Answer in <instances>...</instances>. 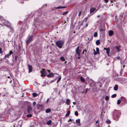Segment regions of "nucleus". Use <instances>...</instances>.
Masks as SVG:
<instances>
[{
  "mask_svg": "<svg viewBox=\"0 0 127 127\" xmlns=\"http://www.w3.org/2000/svg\"><path fill=\"white\" fill-rule=\"evenodd\" d=\"M0 24L3 26L5 25L9 29V31H10L8 33V35H10L13 31V29L12 25L10 24L9 21L3 18L2 17L0 16Z\"/></svg>",
  "mask_w": 127,
  "mask_h": 127,
  "instance_id": "obj_1",
  "label": "nucleus"
},
{
  "mask_svg": "<svg viewBox=\"0 0 127 127\" xmlns=\"http://www.w3.org/2000/svg\"><path fill=\"white\" fill-rule=\"evenodd\" d=\"M120 113L119 111L115 110L113 114V119L116 121L118 120Z\"/></svg>",
  "mask_w": 127,
  "mask_h": 127,
  "instance_id": "obj_2",
  "label": "nucleus"
},
{
  "mask_svg": "<svg viewBox=\"0 0 127 127\" xmlns=\"http://www.w3.org/2000/svg\"><path fill=\"white\" fill-rule=\"evenodd\" d=\"M64 43V40H59L56 41V44L57 46L60 48L62 47Z\"/></svg>",
  "mask_w": 127,
  "mask_h": 127,
  "instance_id": "obj_3",
  "label": "nucleus"
},
{
  "mask_svg": "<svg viewBox=\"0 0 127 127\" xmlns=\"http://www.w3.org/2000/svg\"><path fill=\"white\" fill-rule=\"evenodd\" d=\"M40 72L41 74V77H44L47 75V73L46 72L45 70L44 69H42V70L40 71Z\"/></svg>",
  "mask_w": 127,
  "mask_h": 127,
  "instance_id": "obj_4",
  "label": "nucleus"
},
{
  "mask_svg": "<svg viewBox=\"0 0 127 127\" xmlns=\"http://www.w3.org/2000/svg\"><path fill=\"white\" fill-rule=\"evenodd\" d=\"M32 35H31L28 37V40L26 41V43L28 44L32 40Z\"/></svg>",
  "mask_w": 127,
  "mask_h": 127,
  "instance_id": "obj_5",
  "label": "nucleus"
},
{
  "mask_svg": "<svg viewBox=\"0 0 127 127\" xmlns=\"http://www.w3.org/2000/svg\"><path fill=\"white\" fill-rule=\"evenodd\" d=\"M104 50H106V53L108 56H109V52L110 51V48H104Z\"/></svg>",
  "mask_w": 127,
  "mask_h": 127,
  "instance_id": "obj_6",
  "label": "nucleus"
},
{
  "mask_svg": "<svg viewBox=\"0 0 127 127\" xmlns=\"http://www.w3.org/2000/svg\"><path fill=\"white\" fill-rule=\"evenodd\" d=\"M28 67L29 69V72L30 73L31 72L32 70V67L31 65L29 64H28Z\"/></svg>",
  "mask_w": 127,
  "mask_h": 127,
  "instance_id": "obj_7",
  "label": "nucleus"
},
{
  "mask_svg": "<svg viewBox=\"0 0 127 127\" xmlns=\"http://www.w3.org/2000/svg\"><path fill=\"white\" fill-rule=\"evenodd\" d=\"M98 10L96 9V8H91L90 9V13H92L93 12L95 13Z\"/></svg>",
  "mask_w": 127,
  "mask_h": 127,
  "instance_id": "obj_8",
  "label": "nucleus"
},
{
  "mask_svg": "<svg viewBox=\"0 0 127 127\" xmlns=\"http://www.w3.org/2000/svg\"><path fill=\"white\" fill-rule=\"evenodd\" d=\"M54 75V74L53 73H51L47 75V77H52Z\"/></svg>",
  "mask_w": 127,
  "mask_h": 127,
  "instance_id": "obj_9",
  "label": "nucleus"
},
{
  "mask_svg": "<svg viewBox=\"0 0 127 127\" xmlns=\"http://www.w3.org/2000/svg\"><path fill=\"white\" fill-rule=\"evenodd\" d=\"M76 123L77 124V126H80L81 124L80 123V119H78L76 121Z\"/></svg>",
  "mask_w": 127,
  "mask_h": 127,
  "instance_id": "obj_10",
  "label": "nucleus"
},
{
  "mask_svg": "<svg viewBox=\"0 0 127 127\" xmlns=\"http://www.w3.org/2000/svg\"><path fill=\"white\" fill-rule=\"evenodd\" d=\"M113 32L112 31L110 30L108 32V34L109 36H111L113 35Z\"/></svg>",
  "mask_w": 127,
  "mask_h": 127,
  "instance_id": "obj_11",
  "label": "nucleus"
},
{
  "mask_svg": "<svg viewBox=\"0 0 127 127\" xmlns=\"http://www.w3.org/2000/svg\"><path fill=\"white\" fill-rule=\"evenodd\" d=\"M118 86L117 85H116L114 87V90L115 91H117L118 89Z\"/></svg>",
  "mask_w": 127,
  "mask_h": 127,
  "instance_id": "obj_12",
  "label": "nucleus"
},
{
  "mask_svg": "<svg viewBox=\"0 0 127 127\" xmlns=\"http://www.w3.org/2000/svg\"><path fill=\"white\" fill-rule=\"evenodd\" d=\"M51 111V110L50 108H48L46 109L45 110V112L47 113H49Z\"/></svg>",
  "mask_w": 127,
  "mask_h": 127,
  "instance_id": "obj_13",
  "label": "nucleus"
},
{
  "mask_svg": "<svg viewBox=\"0 0 127 127\" xmlns=\"http://www.w3.org/2000/svg\"><path fill=\"white\" fill-rule=\"evenodd\" d=\"M80 80L81 81L83 82H84L85 81V80L82 77H80Z\"/></svg>",
  "mask_w": 127,
  "mask_h": 127,
  "instance_id": "obj_14",
  "label": "nucleus"
},
{
  "mask_svg": "<svg viewBox=\"0 0 127 127\" xmlns=\"http://www.w3.org/2000/svg\"><path fill=\"white\" fill-rule=\"evenodd\" d=\"M96 44L97 45H99L100 44V42L99 40H97L96 41Z\"/></svg>",
  "mask_w": 127,
  "mask_h": 127,
  "instance_id": "obj_15",
  "label": "nucleus"
},
{
  "mask_svg": "<svg viewBox=\"0 0 127 127\" xmlns=\"http://www.w3.org/2000/svg\"><path fill=\"white\" fill-rule=\"evenodd\" d=\"M70 113V111H68L65 115V116L66 117H67L69 116Z\"/></svg>",
  "mask_w": 127,
  "mask_h": 127,
  "instance_id": "obj_16",
  "label": "nucleus"
},
{
  "mask_svg": "<svg viewBox=\"0 0 127 127\" xmlns=\"http://www.w3.org/2000/svg\"><path fill=\"white\" fill-rule=\"evenodd\" d=\"M51 123L52 121L50 120L47 122V124L48 125H49Z\"/></svg>",
  "mask_w": 127,
  "mask_h": 127,
  "instance_id": "obj_17",
  "label": "nucleus"
},
{
  "mask_svg": "<svg viewBox=\"0 0 127 127\" xmlns=\"http://www.w3.org/2000/svg\"><path fill=\"white\" fill-rule=\"evenodd\" d=\"M70 100L69 99H67L66 101V103L67 104H69L70 103Z\"/></svg>",
  "mask_w": 127,
  "mask_h": 127,
  "instance_id": "obj_18",
  "label": "nucleus"
},
{
  "mask_svg": "<svg viewBox=\"0 0 127 127\" xmlns=\"http://www.w3.org/2000/svg\"><path fill=\"white\" fill-rule=\"evenodd\" d=\"M32 94L33 96L35 97L36 96L38 95V94L35 93H33Z\"/></svg>",
  "mask_w": 127,
  "mask_h": 127,
  "instance_id": "obj_19",
  "label": "nucleus"
},
{
  "mask_svg": "<svg viewBox=\"0 0 127 127\" xmlns=\"http://www.w3.org/2000/svg\"><path fill=\"white\" fill-rule=\"evenodd\" d=\"M120 47V46H119L118 47L116 46V48L118 52H119L120 51V50L119 48Z\"/></svg>",
  "mask_w": 127,
  "mask_h": 127,
  "instance_id": "obj_20",
  "label": "nucleus"
},
{
  "mask_svg": "<svg viewBox=\"0 0 127 127\" xmlns=\"http://www.w3.org/2000/svg\"><path fill=\"white\" fill-rule=\"evenodd\" d=\"M60 59L61 60L63 61H65L64 57H62L60 58Z\"/></svg>",
  "mask_w": 127,
  "mask_h": 127,
  "instance_id": "obj_21",
  "label": "nucleus"
},
{
  "mask_svg": "<svg viewBox=\"0 0 127 127\" xmlns=\"http://www.w3.org/2000/svg\"><path fill=\"white\" fill-rule=\"evenodd\" d=\"M28 26L27 25H26V26H25L24 28V29L25 30H26L28 29Z\"/></svg>",
  "mask_w": 127,
  "mask_h": 127,
  "instance_id": "obj_22",
  "label": "nucleus"
},
{
  "mask_svg": "<svg viewBox=\"0 0 127 127\" xmlns=\"http://www.w3.org/2000/svg\"><path fill=\"white\" fill-rule=\"evenodd\" d=\"M121 102V100L120 99H118L117 101V104L118 105L120 104Z\"/></svg>",
  "mask_w": 127,
  "mask_h": 127,
  "instance_id": "obj_23",
  "label": "nucleus"
},
{
  "mask_svg": "<svg viewBox=\"0 0 127 127\" xmlns=\"http://www.w3.org/2000/svg\"><path fill=\"white\" fill-rule=\"evenodd\" d=\"M116 96V94H114L113 95L111 96V97L112 98H114Z\"/></svg>",
  "mask_w": 127,
  "mask_h": 127,
  "instance_id": "obj_24",
  "label": "nucleus"
},
{
  "mask_svg": "<svg viewBox=\"0 0 127 127\" xmlns=\"http://www.w3.org/2000/svg\"><path fill=\"white\" fill-rule=\"evenodd\" d=\"M66 7H64V6H59L57 7H55V8H66Z\"/></svg>",
  "mask_w": 127,
  "mask_h": 127,
  "instance_id": "obj_25",
  "label": "nucleus"
},
{
  "mask_svg": "<svg viewBox=\"0 0 127 127\" xmlns=\"http://www.w3.org/2000/svg\"><path fill=\"white\" fill-rule=\"evenodd\" d=\"M10 55L9 54H7L5 56V58H8L9 56Z\"/></svg>",
  "mask_w": 127,
  "mask_h": 127,
  "instance_id": "obj_26",
  "label": "nucleus"
},
{
  "mask_svg": "<svg viewBox=\"0 0 127 127\" xmlns=\"http://www.w3.org/2000/svg\"><path fill=\"white\" fill-rule=\"evenodd\" d=\"M74 114L76 116H77L78 115V113L77 111H76L75 112Z\"/></svg>",
  "mask_w": 127,
  "mask_h": 127,
  "instance_id": "obj_27",
  "label": "nucleus"
},
{
  "mask_svg": "<svg viewBox=\"0 0 127 127\" xmlns=\"http://www.w3.org/2000/svg\"><path fill=\"white\" fill-rule=\"evenodd\" d=\"M106 123L107 124H108L110 123L111 122L109 120H107L106 121Z\"/></svg>",
  "mask_w": 127,
  "mask_h": 127,
  "instance_id": "obj_28",
  "label": "nucleus"
},
{
  "mask_svg": "<svg viewBox=\"0 0 127 127\" xmlns=\"http://www.w3.org/2000/svg\"><path fill=\"white\" fill-rule=\"evenodd\" d=\"M97 36V33L96 32H95L94 33V36L95 37H96Z\"/></svg>",
  "mask_w": 127,
  "mask_h": 127,
  "instance_id": "obj_29",
  "label": "nucleus"
},
{
  "mask_svg": "<svg viewBox=\"0 0 127 127\" xmlns=\"http://www.w3.org/2000/svg\"><path fill=\"white\" fill-rule=\"evenodd\" d=\"M80 51H76V54L79 55L78 56H79L80 55Z\"/></svg>",
  "mask_w": 127,
  "mask_h": 127,
  "instance_id": "obj_30",
  "label": "nucleus"
},
{
  "mask_svg": "<svg viewBox=\"0 0 127 127\" xmlns=\"http://www.w3.org/2000/svg\"><path fill=\"white\" fill-rule=\"evenodd\" d=\"M13 54L12 51V50H10L9 52V54L11 55Z\"/></svg>",
  "mask_w": 127,
  "mask_h": 127,
  "instance_id": "obj_31",
  "label": "nucleus"
},
{
  "mask_svg": "<svg viewBox=\"0 0 127 127\" xmlns=\"http://www.w3.org/2000/svg\"><path fill=\"white\" fill-rule=\"evenodd\" d=\"M47 5L46 4H44L42 6V7L41 8H43L44 7H47Z\"/></svg>",
  "mask_w": 127,
  "mask_h": 127,
  "instance_id": "obj_32",
  "label": "nucleus"
},
{
  "mask_svg": "<svg viewBox=\"0 0 127 127\" xmlns=\"http://www.w3.org/2000/svg\"><path fill=\"white\" fill-rule=\"evenodd\" d=\"M96 52H97V53H99V48L97 47L96 48Z\"/></svg>",
  "mask_w": 127,
  "mask_h": 127,
  "instance_id": "obj_33",
  "label": "nucleus"
},
{
  "mask_svg": "<svg viewBox=\"0 0 127 127\" xmlns=\"http://www.w3.org/2000/svg\"><path fill=\"white\" fill-rule=\"evenodd\" d=\"M105 99L107 100H108L109 99V97L108 96H106L105 98Z\"/></svg>",
  "mask_w": 127,
  "mask_h": 127,
  "instance_id": "obj_34",
  "label": "nucleus"
},
{
  "mask_svg": "<svg viewBox=\"0 0 127 127\" xmlns=\"http://www.w3.org/2000/svg\"><path fill=\"white\" fill-rule=\"evenodd\" d=\"M28 110H29L31 111L32 110V108L31 106H29L28 108Z\"/></svg>",
  "mask_w": 127,
  "mask_h": 127,
  "instance_id": "obj_35",
  "label": "nucleus"
},
{
  "mask_svg": "<svg viewBox=\"0 0 127 127\" xmlns=\"http://www.w3.org/2000/svg\"><path fill=\"white\" fill-rule=\"evenodd\" d=\"M36 103L35 102H33V106H34L36 105Z\"/></svg>",
  "mask_w": 127,
  "mask_h": 127,
  "instance_id": "obj_36",
  "label": "nucleus"
},
{
  "mask_svg": "<svg viewBox=\"0 0 127 127\" xmlns=\"http://www.w3.org/2000/svg\"><path fill=\"white\" fill-rule=\"evenodd\" d=\"M80 51L79 50V46H78V47L77 49L76 50V51Z\"/></svg>",
  "mask_w": 127,
  "mask_h": 127,
  "instance_id": "obj_37",
  "label": "nucleus"
},
{
  "mask_svg": "<svg viewBox=\"0 0 127 127\" xmlns=\"http://www.w3.org/2000/svg\"><path fill=\"white\" fill-rule=\"evenodd\" d=\"M61 77L60 76L58 79V80L57 81V83H58V82H59L61 79Z\"/></svg>",
  "mask_w": 127,
  "mask_h": 127,
  "instance_id": "obj_38",
  "label": "nucleus"
},
{
  "mask_svg": "<svg viewBox=\"0 0 127 127\" xmlns=\"http://www.w3.org/2000/svg\"><path fill=\"white\" fill-rule=\"evenodd\" d=\"M32 115L31 114H29L27 115V116L28 117H31L32 116Z\"/></svg>",
  "mask_w": 127,
  "mask_h": 127,
  "instance_id": "obj_39",
  "label": "nucleus"
},
{
  "mask_svg": "<svg viewBox=\"0 0 127 127\" xmlns=\"http://www.w3.org/2000/svg\"><path fill=\"white\" fill-rule=\"evenodd\" d=\"M68 12V11H66L65 12H64V13H63V15H65V14H67Z\"/></svg>",
  "mask_w": 127,
  "mask_h": 127,
  "instance_id": "obj_40",
  "label": "nucleus"
},
{
  "mask_svg": "<svg viewBox=\"0 0 127 127\" xmlns=\"http://www.w3.org/2000/svg\"><path fill=\"white\" fill-rule=\"evenodd\" d=\"M3 53V51H2V50L1 49L0 47V53L2 54Z\"/></svg>",
  "mask_w": 127,
  "mask_h": 127,
  "instance_id": "obj_41",
  "label": "nucleus"
},
{
  "mask_svg": "<svg viewBox=\"0 0 127 127\" xmlns=\"http://www.w3.org/2000/svg\"><path fill=\"white\" fill-rule=\"evenodd\" d=\"M98 53H97V52H95V51L94 50V54L95 55H96V54H97Z\"/></svg>",
  "mask_w": 127,
  "mask_h": 127,
  "instance_id": "obj_42",
  "label": "nucleus"
},
{
  "mask_svg": "<svg viewBox=\"0 0 127 127\" xmlns=\"http://www.w3.org/2000/svg\"><path fill=\"white\" fill-rule=\"evenodd\" d=\"M86 91L85 92H84L85 93V94H86L87 93L88 91V89H86Z\"/></svg>",
  "mask_w": 127,
  "mask_h": 127,
  "instance_id": "obj_43",
  "label": "nucleus"
},
{
  "mask_svg": "<svg viewBox=\"0 0 127 127\" xmlns=\"http://www.w3.org/2000/svg\"><path fill=\"white\" fill-rule=\"evenodd\" d=\"M99 31L100 32H101L103 31L104 30L103 29H100Z\"/></svg>",
  "mask_w": 127,
  "mask_h": 127,
  "instance_id": "obj_44",
  "label": "nucleus"
},
{
  "mask_svg": "<svg viewBox=\"0 0 127 127\" xmlns=\"http://www.w3.org/2000/svg\"><path fill=\"white\" fill-rule=\"evenodd\" d=\"M80 25H78L77 26V28L78 27V30L80 28Z\"/></svg>",
  "mask_w": 127,
  "mask_h": 127,
  "instance_id": "obj_45",
  "label": "nucleus"
},
{
  "mask_svg": "<svg viewBox=\"0 0 127 127\" xmlns=\"http://www.w3.org/2000/svg\"><path fill=\"white\" fill-rule=\"evenodd\" d=\"M81 11H80L79 12V13L78 14L79 16H80L81 15Z\"/></svg>",
  "mask_w": 127,
  "mask_h": 127,
  "instance_id": "obj_46",
  "label": "nucleus"
},
{
  "mask_svg": "<svg viewBox=\"0 0 127 127\" xmlns=\"http://www.w3.org/2000/svg\"><path fill=\"white\" fill-rule=\"evenodd\" d=\"M104 2L106 3H107L108 2V0H104Z\"/></svg>",
  "mask_w": 127,
  "mask_h": 127,
  "instance_id": "obj_47",
  "label": "nucleus"
},
{
  "mask_svg": "<svg viewBox=\"0 0 127 127\" xmlns=\"http://www.w3.org/2000/svg\"><path fill=\"white\" fill-rule=\"evenodd\" d=\"M72 121V120L71 119H69L68 121V122H71Z\"/></svg>",
  "mask_w": 127,
  "mask_h": 127,
  "instance_id": "obj_48",
  "label": "nucleus"
},
{
  "mask_svg": "<svg viewBox=\"0 0 127 127\" xmlns=\"http://www.w3.org/2000/svg\"><path fill=\"white\" fill-rule=\"evenodd\" d=\"M73 103L74 104V105H75L76 104V102H73Z\"/></svg>",
  "mask_w": 127,
  "mask_h": 127,
  "instance_id": "obj_49",
  "label": "nucleus"
},
{
  "mask_svg": "<svg viewBox=\"0 0 127 127\" xmlns=\"http://www.w3.org/2000/svg\"><path fill=\"white\" fill-rule=\"evenodd\" d=\"M24 0H20V1L21 2H22V3H23V2L22 1H23Z\"/></svg>",
  "mask_w": 127,
  "mask_h": 127,
  "instance_id": "obj_50",
  "label": "nucleus"
},
{
  "mask_svg": "<svg viewBox=\"0 0 127 127\" xmlns=\"http://www.w3.org/2000/svg\"><path fill=\"white\" fill-rule=\"evenodd\" d=\"M47 71L49 73H50L51 71L50 70H48Z\"/></svg>",
  "mask_w": 127,
  "mask_h": 127,
  "instance_id": "obj_51",
  "label": "nucleus"
},
{
  "mask_svg": "<svg viewBox=\"0 0 127 127\" xmlns=\"http://www.w3.org/2000/svg\"><path fill=\"white\" fill-rule=\"evenodd\" d=\"M49 100V98H48V99H47V101H46V102H48V101Z\"/></svg>",
  "mask_w": 127,
  "mask_h": 127,
  "instance_id": "obj_52",
  "label": "nucleus"
},
{
  "mask_svg": "<svg viewBox=\"0 0 127 127\" xmlns=\"http://www.w3.org/2000/svg\"><path fill=\"white\" fill-rule=\"evenodd\" d=\"M88 24H87L86 25V27H87L88 26Z\"/></svg>",
  "mask_w": 127,
  "mask_h": 127,
  "instance_id": "obj_53",
  "label": "nucleus"
},
{
  "mask_svg": "<svg viewBox=\"0 0 127 127\" xmlns=\"http://www.w3.org/2000/svg\"><path fill=\"white\" fill-rule=\"evenodd\" d=\"M100 17V16L99 15H98L97 16V17L98 18H99Z\"/></svg>",
  "mask_w": 127,
  "mask_h": 127,
  "instance_id": "obj_54",
  "label": "nucleus"
},
{
  "mask_svg": "<svg viewBox=\"0 0 127 127\" xmlns=\"http://www.w3.org/2000/svg\"><path fill=\"white\" fill-rule=\"evenodd\" d=\"M125 5L126 7H127V3H126L125 4Z\"/></svg>",
  "mask_w": 127,
  "mask_h": 127,
  "instance_id": "obj_55",
  "label": "nucleus"
},
{
  "mask_svg": "<svg viewBox=\"0 0 127 127\" xmlns=\"http://www.w3.org/2000/svg\"><path fill=\"white\" fill-rule=\"evenodd\" d=\"M98 121H97L96 122V123L97 124L98 123Z\"/></svg>",
  "mask_w": 127,
  "mask_h": 127,
  "instance_id": "obj_56",
  "label": "nucleus"
},
{
  "mask_svg": "<svg viewBox=\"0 0 127 127\" xmlns=\"http://www.w3.org/2000/svg\"><path fill=\"white\" fill-rule=\"evenodd\" d=\"M88 18V17H87L85 19H86V20H87Z\"/></svg>",
  "mask_w": 127,
  "mask_h": 127,
  "instance_id": "obj_57",
  "label": "nucleus"
},
{
  "mask_svg": "<svg viewBox=\"0 0 127 127\" xmlns=\"http://www.w3.org/2000/svg\"><path fill=\"white\" fill-rule=\"evenodd\" d=\"M111 2H112V1H111Z\"/></svg>",
  "mask_w": 127,
  "mask_h": 127,
  "instance_id": "obj_58",
  "label": "nucleus"
},
{
  "mask_svg": "<svg viewBox=\"0 0 127 127\" xmlns=\"http://www.w3.org/2000/svg\"><path fill=\"white\" fill-rule=\"evenodd\" d=\"M100 87H101V85H100Z\"/></svg>",
  "mask_w": 127,
  "mask_h": 127,
  "instance_id": "obj_59",
  "label": "nucleus"
},
{
  "mask_svg": "<svg viewBox=\"0 0 127 127\" xmlns=\"http://www.w3.org/2000/svg\"><path fill=\"white\" fill-rule=\"evenodd\" d=\"M80 58V57H78V58L79 59Z\"/></svg>",
  "mask_w": 127,
  "mask_h": 127,
  "instance_id": "obj_60",
  "label": "nucleus"
},
{
  "mask_svg": "<svg viewBox=\"0 0 127 127\" xmlns=\"http://www.w3.org/2000/svg\"><path fill=\"white\" fill-rule=\"evenodd\" d=\"M108 127H109V126H108Z\"/></svg>",
  "mask_w": 127,
  "mask_h": 127,
  "instance_id": "obj_61",
  "label": "nucleus"
}]
</instances>
